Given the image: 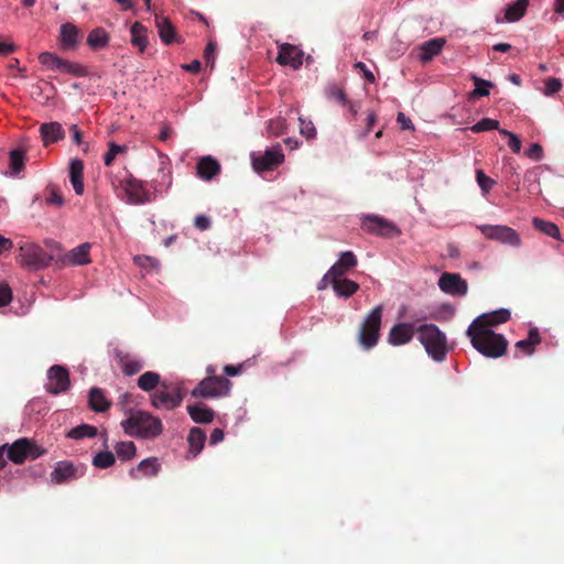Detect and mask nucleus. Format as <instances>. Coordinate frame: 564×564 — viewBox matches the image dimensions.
I'll use <instances>...</instances> for the list:
<instances>
[{
    "mask_svg": "<svg viewBox=\"0 0 564 564\" xmlns=\"http://www.w3.org/2000/svg\"><path fill=\"white\" fill-rule=\"evenodd\" d=\"M97 435V429L89 424H80L73 427L68 433L67 437L73 440H82L84 437H95Z\"/></svg>",
    "mask_w": 564,
    "mask_h": 564,
    "instance_id": "39",
    "label": "nucleus"
},
{
    "mask_svg": "<svg viewBox=\"0 0 564 564\" xmlns=\"http://www.w3.org/2000/svg\"><path fill=\"white\" fill-rule=\"evenodd\" d=\"M63 58L54 53L44 52L39 55V62L51 70H58Z\"/></svg>",
    "mask_w": 564,
    "mask_h": 564,
    "instance_id": "42",
    "label": "nucleus"
},
{
    "mask_svg": "<svg viewBox=\"0 0 564 564\" xmlns=\"http://www.w3.org/2000/svg\"><path fill=\"white\" fill-rule=\"evenodd\" d=\"M358 264L357 257L351 251L341 252L339 259L326 272V279L344 278Z\"/></svg>",
    "mask_w": 564,
    "mask_h": 564,
    "instance_id": "14",
    "label": "nucleus"
},
{
    "mask_svg": "<svg viewBox=\"0 0 564 564\" xmlns=\"http://www.w3.org/2000/svg\"><path fill=\"white\" fill-rule=\"evenodd\" d=\"M90 245L82 243L74 248L69 253V260L73 264L83 265L90 262L89 259Z\"/></svg>",
    "mask_w": 564,
    "mask_h": 564,
    "instance_id": "36",
    "label": "nucleus"
},
{
    "mask_svg": "<svg viewBox=\"0 0 564 564\" xmlns=\"http://www.w3.org/2000/svg\"><path fill=\"white\" fill-rule=\"evenodd\" d=\"M252 166L258 173L272 171L276 169L284 161V154L280 144L265 150L263 153L251 154Z\"/></svg>",
    "mask_w": 564,
    "mask_h": 564,
    "instance_id": "12",
    "label": "nucleus"
},
{
    "mask_svg": "<svg viewBox=\"0 0 564 564\" xmlns=\"http://www.w3.org/2000/svg\"><path fill=\"white\" fill-rule=\"evenodd\" d=\"M78 477V467L68 460L58 462L51 473V479L56 484H64Z\"/></svg>",
    "mask_w": 564,
    "mask_h": 564,
    "instance_id": "19",
    "label": "nucleus"
},
{
    "mask_svg": "<svg viewBox=\"0 0 564 564\" xmlns=\"http://www.w3.org/2000/svg\"><path fill=\"white\" fill-rule=\"evenodd\" d=\"M124 432L141 438H156L163 432L162 421L145 411H135L121 422Z\"/></svg>",
    "mask_w": 564,
    "mask_h": 564,
    "instance_id": "2",
    "label": "nucleus"
},
{
    "mask_svg": "<svg viewBox=\"0 0 564 564\" xmlns=\"http://www.w3.org/2000/svg\"><path fill=\"white\" fill-rule=\"evenodd\" d=\"M355 68L359 69L362 72L365 78L369 82V83H373L375 82V75L373 73L367 68L366 64H364L362 62H358L355 64Z\"/></svg>",
    "mask_w": 564,
    "mask_h": 564,
    "instance_id": "60",
    "label": "nucleus"
},
{
    "mask_svg": "<svg viewBox=\"0 0 564 564\" xmlns=\"http://www.w3.org/2000/svg\"><path fill=\"white\" fill-rule=\"evenodd\" d=\"M160 379L158 372L147 371L139 377L138 387L145 392H150L160 387Z\"/></svg>",
    "mask_w": 564,
    "mask_h": 564,
    "instance_id": "35",
    "label": "nucleus"
},
{
    "mask_svg": "<svg viewBox=\"0 0 564 564\" xmlns=\"http://www.w3.org/2000/svg\"><path fill=\"white\" fill-rule=\"evenodd\" d=\"M188 454L196 457L204 448L206 442V434L200 427H192L187 435Z\"/></svg>",
    "mask_w": 564,
    "mask_h": 564,
    "instance_id": "29",
    "label": "nucleus"
},
{
    "mask_svg": "<svg viewBox=\"0 0 564 564\" xmlns=\"http://www.w3.org/2000/svg\"><path fill=\"white\" fill-rule=\"evenodd\" d=\"M196 170L202 180L210 181L220 173V164L212 156H204L198 161Z\"/></svg>",
    "mask_w": 564,
    "mask_h": 564,
    "instance_id": "24",
    "label": "nucleus"
},
{
    "mask_svg": "<svg viewBox=\"0 0 564 564\" xmlns=\"http://www.w3.org/2000/svg\"><path fill=\"white\" fill-rule=\"evenodd\" d=\"M115 452L119 459L127 462L132 459L137 454V448L133 442H118L115 445Z\"/></svg>",
    "mask_w": 564,
    "mask_h": 564,
    "instance_id": "38",
    "label": "nucleus"
},
{
    "mask_svg": "<svg viewBox=\"0 0 564 564\" xmlns=\"http://www.w3.org/2000/svg\"><path fill=\"white\" fill-rule=\"evenodd\" d=\"M46 449L40 446L35 441L22 437L14 441L11 445L3 444L0 446V470L7 465V457L14 464L21 465L26 459H36L46 454Z\"/></svg>",
    "mask_w": 564,
    "mask_h": 564,
    "instance_id": "3",
    "label": "nucleus"
},
{
    "mask_svg": "<svg viewBox=\"0 0 564 564\" xmlns=\"http://www.w3.org/2000/svg\"><path fill=\"white\" fill-rule=\"evenodd\" d=\"M10 167L14 174L24 169V152L22 150H12L9 155Z\"/></svg>",
    "mask_w": 564,
    "mask_h": 564,
    "instance_id": "45",
    "label": "nucleus"
},
{
    "mask_svg": "<svg viewBox=\"0 0 564 564\" xmlns=\"http://www.w3.org/2000/svg\"><path fill=\"white\" fill-rule=\"evenodd\" d=\"M383 307L378 305L370 311L360 326L358 339L360 345L370 349L375 347L380 337L381 319Z\"/></svg>",
    "mask_w": 564,
    "mask_h": 564,
    "instance_id": "6",
    "label": "nucleus"
},
{
    "mask_svg": "<svg viewBox=\"0 0 564 564\" xmlns=\"http://www.w3.org/2000/svg\"><path fill=\"white\" fill-rule=\"evenodd\" d=\"M241 369H242V366L239 365V366H234V365H226L224 367V372L227 375V376H230V377H234V376H237L241 372Z\"/></svg>",
    "mask_w": 564,
    "mask_h": 564,
    "instance_id": "64",
    "label": "nucleus"
},
{
    "mask_svg": "<svg viewBox=\"0 0 564 564\" xmlns=\"http://www.w3.org/2000/svg\"><path fill=\"white\" fill-rule=\"evenodd\" d=\"M516 348L523 350L525 355H532L534 352V348L527 339L517 341Z\"/></svg>",
    "mask_w": 564,
    "mask_h": 564,
    "instance_id": "63",
    "label": "nucleus"
},
{
    "mask_svg": "<svg viewBox=\"0 0 564 564\" xmlns=\"http://www.w3.org/2000/svg\"><path fill=\"white\" fill-rule=\"evenodd\" d=\"M477 229L489 240L500 242L513 248L521 246L520 235L506 225H478Z\"/></svg>",
    "mask_w": 564,
    "mask_h": 564,
    "instance_id": "10",
    "label": "nucleus"
},
{
    "mask_svg": "<svg viewBox=\"0 0 564 564\" xmlns=\"http://www.w3.org/2000/svg\"><path fill=\"white\" fill-rule=\"evenodd\" d=\"M79 40V29L70 23H64L61 25L59 32V45L64 51H72L77 47Z\"/></svg>",
    "mask_w": 564,
    "mask_h": 564,
    "instance_id": "20",
    "label": "nucleus"
},
{
    "mask_svg": "<svg viewBox=\"0 0 564 564\" xmlns=\"http://www.w3.org/2000/svg\"><path fill=\"white\" fill-rule=\"evenodd\" d=\"M326 96L327 98L334 99L341 105H346V102H348L345 90L341 86L336 84L329 85L326 88Z\"/></svg>",
    "mask_w": 564,
    "mask_h": 564,
    "instance_id": "46",
    "label": "nucleus"
},
{
    "mask_svg": "<svg viewBox=\"0 0 564 564\" xmlns=\"http://www.w3.org/2000/svg\"><path fill=\"white\" fill-rule=\"evenodd\" d=\"M445 43L446 41L444 37H435L424 42L421 46L420 59L423 63L432 61L442 52Z\"/></svg>",
    "mask_w": 564,
    "mask_h": 564,
    "instance_id": "26",
    "label": "nucleus"
},
{
    "mask_svg": "<svg viewBox=\"0 0 564 564\" xmlns=\"http://www.w3.org/2000/svg\"><path fill=\"white\" fill-rule=\"evenodd\" d=\"M286 121L283 118H275L268 122V133L271 135H280L284 132Z\"/></svg>",
    "mask_w": 564,
    "mask_h": 564,
    "instance_id": "48",
    "label": "nucleus"
},
{
    "mask_svg": "<svg viewBox=\"0 0 564 564\" xmlns=\"http://www.w3.org/2000/svg\"><path fill=\"white\" fill-rule=\"evenodd\" d=\"M476 180L479 187L485 194H487L495 185V181L491 177L487 176L482 170L476 171Z\"/></svg>",
    "mask_w": 564,
    "mask_h": 564,
    "instance_id": "49",
    "label": "nucleus"
},
{
    "mask_svg": "<svg viewBox=\"0 0 564 564\" xmlns=\"http://www.w3.org/2000/svg\"><path fill=\"white\" fill-rule=\"evenodd\" d=\"M510 311L506 308H500L494 311L491 313L482 314L475 318L469 326H474L476 329L488 328L490 326H496L502 323H506L510 319Z\"/></svg>",
    "mask_w": 564,
    "mask_h": 564,
    "instance_id": "18",
    "label": "nucleus"
},
{
    "mask_svg": "<svg viewBox=\"0 0 564 564\" xmlns=\"http://www.w3.org/2000/svg\"><path fill=\"white\" fill-rule=\"evenodd\" d=\"M229 379L219 376H207L193 390L192 397L214 399L225 397L231 389Z\"/></svg>",
    "mask_w": 564,
    "mask_h": 564,
    "instance_id": "8",
    "label": "nucleus"
},
{
    "mask_svg": "<svg viewBox=\"0 0 564 564\" xmlns=\"http://www.w3.org/2000/svg\"><path fill=\"white\" fill-rule=\"evenodd\" d=\"M361 228L368 234L383 238H393L400 235L399 228L390 220L378 215H366L361 219Z\"/></svg>",
    "mask_w": 564,
    "mask_h": 564,
    "instance_id": "11",
    "label": "nucleus"
},
{
    "mask_svg": "<svg viewBox=\"0 0 564 564\" xmlns=\"http://www.w3.org/2000/svg\"><path fill=\"white\" fill-rule=\"evenodd\" d=\"M160 462L156 457H149L139 463L135 468L130 469L129 475L133 479L141 477H153L160 470Z\"/></svg>",
    "mask_w": 564,
    "mask_h": 564,
    "instance_id": "22",
    "label": "nucleus"
},
{
    "mask_svg": "<svg viewBox=\"0 0 564 564\" xmlns=\"http://www.w3.org/2000/svg\"><path fill=\"white\" fill-rule=\"evenodd\" d=\"M466 335L470 338L473 347L488 358H499L507 351L508 340L505 336L488 328L476 329L468 326Z\"/></svg>",
    "mask_w": 564,
    "mask_h": 564,
    "instance_id": "1",
    "label": "nucleus"
},
{
    "mask_svg": "<svg viewBox=\"0 0 564 564\" xmlns=\"http://www.w3.org/2000/svg\"><path fill=\"white\" fill-rule=\"evenodd\" d=\"M475 89L473 90V96L476 97H485L489 95V88L492 86V84L488 80L478 78L476 76L473 77Z\"/></svg>",
    "mask_w": 564,
    "mask_h": 564,
    "instance_id": "47",
    "label": "nucleus"
},
{
    "mask_svg": "<svg viewBox=\"0 0 564 564\" xmlns=\"http://www.w3.org/2000/svg\"><path fill=\"white\" fill-rule=\"evenodd\" d=\"M69 181L77 195H83L84 187V163L80 159H72L69 162Z\"/></svg>",
    "mask_w": 564,
    "mask_h": 564,
    "instance_id": "23",
    "label": "nucleus"
},
{
    "mask_svg": "<svg viewBox=\"0 0 564 564\" xmlns=\"http://www.w3.org/2000/svg\"><path fill=\"white\" fill-rule=\"evenodd\" d=\"M46 203L56 205V206H62L64 204V198H63L62 194L58 193L57 189H55L54 187H51L50 196L46 198Z\"/></svg>",
    "mask_w": 564,
    "mask_h": 564,
    "instance_id": "57",
    "label": "nucleus"
},
{
    "mask_svg": "<svg viewBox=\"0 0 564 564\" xmlns=\"http://www.w3.org/2000/svg\"><path fill=\"white\" fill-rule=\"evenodd\" d=\"M12 300V290L7 283H0V306L8 305Z\"/></svg>",
    "mask_w": 564,
    "mask_h": 564,
    "instance_id": "54",
    "label": "nucleus"
},
{
    "mask_svg": "<svg viewBox=\"0 0 564 564\" xmlns=\"http://www.w3.org/2000/svg\"><path fill=\"white\" fill-rule=\"evenodd\" d=\"M334 292L339 297H350L359 290V284L347 278L328 279Z\"/></svg>",
    "mask_w": 564,
    "mask_h": 564,
    "instance_id": "25",
    "label": "nucleus"
},
{
    "mask_svg": "<svg viewBox=\"0 0 564 564\" xmlns=\"http://www.w3.org/2000/svg\"><path fill=\"white\" fill-rule=\"evenodd\" d=\"M440 289L452 295H465L468 290L467 282L455 273H443L438 280Z\"/></svg>",
    "mask_w": 564,
    "mask_h": 564,
    "instance_id": "15",
    "label": "nucleus"
},
{
    "mask_svg": "<svg viewBox=\"0 0 564 564\" xmlns=\"http://www.w3.org/2000/svg\"><path fill=\"white\" fill-rule=\"evenodd\" d=\"M416 328L412 323H398L391 327L388 341L393 346H401L410 343L416 333Z\"/></svg>",
    "mask_w": 564,
    "mask_h": 564,
    "instance_id": "16",
    "label": "nucleus"
},
{
    "mask_svg": "<svg viewBox=\"0 0 564 564\" xmlns=\"http://www.w3.org/2000/svg\"><path fill=\"white\" fill-rule=\"evenodd\" d=\"M89 406L95 412H105L110 408V402L106 399L100 388L94 387L88 395Z\"/></svg>",
    "mask_w": 564,
    "mask_h": 564,
    "instance_id": "32",
    "label": "nucleus"
},
{
    "mask_svg": "<svg viewBox=\"0 0 564 564\" xmlns=\"http://www.w3.org/2000/svg\"><path fill=\"white\" fill-rule=\"evenodd\" d=\"M18 261L22 267L31 270H40L50 265L53 257L44 251L39 245L24 242L19 248Z\"/></svg>",
    "mask_w": 564,
    "mask_h": 564,
    "instance_id": "9",
    "label": "nucleus"
},
{
    "mask_svg": "<svg viewBox=\"0 0 564 564\" xmlns=\"http://www.w3.org/2000/svg\"><path fill=\"white\" fill-rule=\"evenodd\" d=\"M156 28L159 36L164 44L170 45L172 43H178L181 41L180 36H177L176 34L174 25L167 18H156Z\"/></svg>",
    "mask_w": 564,
    "mask_h": 564,
    "instance_id": "27",
    "label": "nucleus"
},
{
    "mask_svg": "<svg viewBox=\"0 0 564 564\" xmlns=\"http://www.w3.org/2000/svg\"><path fill=\"white\" fill-rule=\"evenodd\" d=\"M225 433L221 429H215L209 436V444L216 445L224 441Z\"/></svg>",
    "mask_w": 564,
    "mask_h": 564,
    "instance_id": "62",
    "label": "nucleus"
},
{
    "mask_svg": "<svg viewBox=\"0 0 564 564\" xmlns=\"http://www.w3.org/2000/svg\"><path fill=\"white\" fill-rule=\"evenodd\" d=\"M184 392L181 386L162 382L151 394V405L155 409L173 410L181 405Z\"/></svg>",
    "mask_w": 564,
    "mask_h": 564,
    "instance_id": "7",
    "label": "nucleus"
},
{
    "mask_svg": "<svg viewBox=\"0 0 564 564\" xmlns=\"http://www.w3.org/2000/svg\"><path fill=\"white\" fill-rule=\"evenodd\" d=\"M397 121L401 124V128L403 130H412V129H414L411 119L405 117V115L403 112H399L398 113Z\"/></svg>",
    "mask_w": 564,
    "mask_h": 564,
    "instance_id": "61",
    "label": "nucleus"
},
{
    "mask_svg": "<svg viewBox=\"0 0 564 564\" xmlns=\"http://www.w3.org/2000/svg\"><path fill=\"white\" fill-rule=\"evenodd\" d=\"M159 174L162 176V181L160 182L158 178L152 181V186L156 192H163L171 185L170 173L165 172L164 169L159 170Z\"/></svg>",
    "mask_w": 564,
    "mask_h": 564,
    "instance_id": "51",
    "label": "nucleus"
},
{
    "mask_svg": "<svg viewBox=\"0 0 564 564\" xmlns=\"http://www.w3.org/2000/svg\"><path fill=\"white\" fill-rule=\"evenodd\" d=\"M303 52L295 45L283 43L279 46V54L276 62L281 65H289L294 69H297L303 64Z\"/></svg>",
    "mask_w": 564,
    "mask_h": 564,
    "instance_id": "17",
    "label": "nucleus"
},
{
    "mask_svg": "<svg viewBox=\"0 0 564 564\" xmlns=\"http://www.w3.org/2000/svg\"><path fill=\"white\" fill-rule=\"evenodd\" d=\"M127 150H128V148L126 145H119L116 142L110 141L108 143V151L104 155V163H105V165L106 166H110L113 163L116 156L119 153H126Z\"/></svg>",
    "mask_w": 564,
    "mask_h": 564,
    "instance_id": "43",
    "label": "nucleus"
},
{
    "mask_svg": "<svg viewBox=\"0 0 564 564\" xmlns=\"http://www.w3.org/2000/svg\"><path fill=\"white\" fill-rule=\"evenodd\" d=\"M525 154L534 161H540L543 158V148L539 143H533Z\"/></svg>",
    "mask_w": 564,
    "mask_h": 564,
    "instance_id": "56",
    "label": "nucleus"
},
{
    "mask_svg": "<svg viewBox=\"0 0 564 564\" xmlns=\"http://www.w3.org/2000/svg\"><path fill=\"white\" fill-rule=\"evenodd\" d=\"M109 43V35L102 28L91 30L87 36V44L93 50L104 48Z\"/></svg>",
    "mask_w": 564,
    "mask_h": 564,
    "instance_id": "34",
    "label": "nucleus"
},
{
    "mask_svg": "<svg viewBox=\"0 0 564 564\" xmlns=\"http://www.w3.org/2000/svg\"><path fill=\"white\" fill-rule=\"evenodd\" d=\"M115 462H116L115 455L109 451L99 452L93 458V465L95 467L101 468V469L112 466L115 464Z\"/></svg>",
    "mask_w": 564,
    "mask_h": 564,
    "instance_id": "41",
    "label": "nucleus"
},
{
    "mask_svg": "<svg viewBox=\"0 0 564 564\" xmlns=\"http://www.w3.org/2000/svg\"><path fill=\"white\" fill-rule=\"evenodd\" d=\"M119 365L126 376H133L143 368V361L129 354H118Z\"/></svg>",
    "mask_w": 564,
    "mask_h": 564,
    "instance_id": "30",
    "label": "nucleus"
},
{
    "mask_svg": "<svg viewBox=\"0 0 564 564\" xmlns=\"http://www.w3.org/2000/svg\"><path fill=\"white\" fill-rule=\"evenodd\" d=\"M48 383L45 389L51 394H59L68 390L70 386L68 370L59 365L52 366L47 371Z\"/></svg>",
    "mask_w": 564,
    "mask_h": 564,
    "instance_id": "13",
    "label": "nucleus"
},
{
    "mask_svg": "<svg viewBox=\"0 0 564 564\" xmlns=\"http://www.w3.org/2000/svg\"><path fill=\"white\" fill-rule=\"evenodd\" d=\"M531 346L534 348L536 345L541 343V336L538 328H531L529 330L528 337L525 338Z\"/></svg>",
    "mask_w": 564,
    "mask_h": 564,
    "instance_id": "59",
    "label": "nucleus"
},
{
    "mask_svg": "<svg viewBox=\"0 0 564 564\" xmlns=\"http://www.w3.org/2000/svg\"><path fill=\"white\" fill-rule=\"evenodd\" d=\"M470 130L475 133L490 131V130H500L499 121L491 118H482L477 123L470 127Z\"/></svg>",
    "mask_w": 564,
    "mask_h": 564,
    "instance_id": "44",
    "label": "nucleus"
},
{
    "mask_svg": "<svg viewBox=\"0 0 564 564\" xmlns=\"http://www.w3.org/2000/svg\"><path fill=\"white\" fill-rule=\"evenodd\" d=\"M40 133L44 147L56 143L65 138V131L62 124L57 121L45 122L40 127Z\"/></svg>",
    "mask_w": 564,
    "mask_h": 564,
    "instance_id": "21",
    "label": "nucleus"
},
{
    "mask_svg": "<svg viewBox=\"0 0 564 564\" xmlns=\"http://www.w3.org/2000/svg\"><path fill=\"white\" fill-rule=\"evenodd\" d=\"M111 184L116 189H121L127 202L132 205H142L152 202L151 193L144 187V183L129 174L124 178L113 176Z\"/></svg>",
    "mask_w": 564,
    "mask_h": 564,
    "instance_id": "5",
    "label": "nucleus"
},
{
    "mask_svg": "<svg viewBox=\"0 0 564 564\" xmlns=\"http://www.w3.org/2000/svg\"><path fill=\"white\" fill-rule=\"evenodd\" d=\"M529 0H517L514 3L507 6L505 11V19L508 22L519 21L527 12Z\"/></svg>",
    "mask_w": 564,
    "mask_h": 564,
    "instance_id": "33",
    "label": "nucleus"
},
{
    "mask_svg": "<svg viewBox=\"0 0 564 564\" xmlns=\"http://www.w3.org/2000/svg\"><path fill=\"white\" fill-rule=\"evenodd\" d=\"M417 339L435 361L446 358L448 347L446 335L435 324H423L416 328Z\"/></svg>",
    "mask_w": 564,
    "mask_h": 564,
    "instance_id": "4",
    "label": "nucleus"
},
{
    "mask_svg": "<svg viewBox=\"0 0 564 564\" xmlns=\"http://www.w3.org/2000/svg\"><path fill=\"white\" fill-rule=\"evenodd\" d=\"M499 133L508 137V139H509L508 145L513 153H520L522 143L517 134H514L506 129H500Z\"/></svg>",
    "mask_w": 564,
    "mask_h": 564,
    "instance_id": "50",
    "label": "nucleus"
},
{
    "mask_svg": "<svg viewBox=\"0 0 564 564\" xmlns=\"http://www.w3.org/2000/svg\"><path fill=\"white\" fill-rule=\"evenodd\" d=\"M131 44L143 53L148 46V30L140 22H134L130 29Z\"/></svg>",
    "mask_w": 564,
    "mask_h": 564,
    "instance_id": "31",
    "label": "nucleus"
},
{
    "mask_svg": "<svg viewBox=\"0 0 564 564\" xmlns=\"http://www.w3.org/2000/svg\"><path fill=\"white\" fill-rule=\"evenodd\" d=\"M562 88V82L558 78L550 77L545 80L543 94L545 96H553L558 93Z\"/></svg>",
    "mask_w": 564,
    "mask_h": 564,
    "instance_id": "52",
    "label": "nucleus"
},
{
    "mask_svg": "<svg viewBox=\"0 0 564 564\" xmlns=\"http://www.w3.org/2000/svg\"><path fill=\"white\" fill-rule=\"evenodd\" d=\"M215 53H216V43L215 42H208L204 50V59L207 65H210V67L215 64Z\"/></svg>",
    "mask_w": 564,
    "mask_h": 564,
    "instance_id": "55",
    "label": "nucleus"
},
{
    "mask_svg": "<svg viewBox=\"0 0 564 564\" xmlns=\"http://www.w3.org/2000/svg\"><path fill=\"white\" fill-rule=\"evenodd\" d=\"M300 120V132L302 135H304L307 139L315 138L316 130L312 121H306L302 117L299 118Z\"/></svg>",
    "mask_w": 564,
    "mask_h": 564,
    "instance_id": "53",
    "label": "nucleus"
},
{
    "mask_svg": "<svg viewBox=\"0 0 564 564\" xmlns=\"http://www.w3.org/2000/svg\"><path fill=\"white\" fill-rule=\"evenodd\" d=\"M194 225L199 230H207L210 227V219L204 215H197Z\"/></svg>",
    "mask_w": 564,
    "mask_h": 564,
    "instance_id": "58",
    "label": "nucleus"
},
{
    "mask_svg": "<svg viewBox=\"0 0 564 564\" xmlns=\"http://www.w3.org/2000/svg\"><path fill=\"white\" fill-rule=\"evenodd\" d=\"M187 412L195 423L209 424L215 419V411L203 404L187 405Z\"/></svg>",
    "mask_w": 564,
    "mask_h": 564,
    "instance_id": "28",
    "label": "nucleus"
},
{
    "mask_svg": "<svg viewBox=\"0 0 564 564\" xmlns=\"http://www.w3.org/2000/svg\"><path fill=\"white\" fill-rule=\"evenodd\" d=\"M58 70L77 77H84L88 74L83 65L67 59H62Z\"/></svg>",
    "mask_w": 564,
    "mask_h": 564,
    "instance_id": "40",
    "label": "nucleus"
},
{
    "mask_svg": "<svg viewBox=\"0 0 564 564\" xmlns=\"http://www.w3.org/2000/svg\"><path fill=\"white\" fill-rule=\"evenodd\" d=\"M532 224L535 229L545 234L546 236L555 239L561 238L560 229L554 223L546 221L540 218H533Z\"/></svg>",
    "mask_w": 564,
    "mask_h": 564,
    "instance_id": "37",
    "label": "nucleus"
}]
</instances>
